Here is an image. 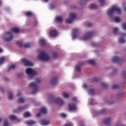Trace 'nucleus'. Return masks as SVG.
<instances>
[{
    "mask_svg": "<svg viewBox=\"0 0 126 126\" xmlns=\"http://www.w3.org/2000/svg\"><path fill=\"white\" fill-rule=\"evenodd\" d=\"M63 126H72V125L70 124H67L63 125Z\"/></svg>",
    "mask_w": 126,
    "mask_h": 126,
    "instance_id": "51",
    "label": "nucleus"
},
{
    "mask_svg": "<svg viewBox=\"0 0 126 126\" xmlns=\"http://www.w3.org/2000/svg\"><path fill=\"white\" fill-rule=\"evenodd\" d=\"M80 126H84V124H82V125H81Z\"/></svg>",
    "mask_w": 126,
    "mask_h": 126,
    "instance_id": "64",
    "label": "nucleus"
},
{
    "mask_svg": "<svg viewBox=\"0 0 126 126\" xmlns=\"http://www.w3.org/2000/svg\"><path fill=\"white\" fill-rule=\"evenodd\" d=\"M84 87H85V88H86L87 87V85L84 84Z\"/></svg>",
    "mask_w": 126,
    "mask_h": 126,
    "instance_id": "57",
    "label": "nucleus"
},
{
    "mask_svg": "<svg viewBox=\"0 0 126 126\" xmlns=\"http://www.w3.org/2000/svg\"><path fill=\"white\" fill-rule=\"evenodd\" d=\"M50 100H51L52 102H55L56 104H59V105H63V101L60 97L55 98V97L52 96L50 98Z\"/></svg>",
    "mask_w": 126,
    "mask_h": 126,
    "instance_id": "7",
    "label": "nucleus"
},
{
    "mask_svg": "<svg viewBox=\"0 0 126 126\" xmlns=\"http://www.w3.org/2000/svg\"><path fill=\"white\" fill-rule=\"evenodd\" d=\"M75 69L77 71H78V72H80L81 71V68L79 65H76Z\"/></svg>",
    "mask_w": 126,
    "mask_h": 126,
    "instance_id": "35",
    "label": "nucleus"
},
{
    "mask_svg": "<svg viewBox=\"0 0 126 126\" xmlns=\"http://www.w3.org/2000/svg\"><path fill=\"white\" fill-rule=\"evenodd\" d=\"M124 61H125V59L120 58L118 56H115L112 58L113 63H122V62H124Z\"/></svg>",
    "mask_w": 126,
    "mask_h": 126,
    "instance_id": "11",
    "label": "nucleus"
},
{
    "mask_svg": "<svg viewBox=\"0 0 126 126\" xmlns=\"http://www.w3.org/2000/svg\"><path fill=\"white\" fill-rule=\"evenodd\" d=\"M4 63V58L1 57L0 58V65Z\"/></svg>",
    "mask_w": 126,
    "mask_h": 126,
    "instance_id": "39",
    "label": "nucleus"
},
{
    "mask_svg": "<svg viewBox=\"0 0 126 126\" xmlns=\"http://www.w3.org/2000/svg\"><path fill=\"white\" fill-rule=\"evenodd\" d=\"M22 63H23L27 66H32V65H33V63L29 62V60H27L26 58H23L22 60Z\"/></svg>",
    "mask_w": 126,
    "mask_h": 126,
    "instance_id": "10",
    "label": "nucleus"
},
{
    "mask_svg": "<svg viewBox=\"0 0 126 126\" xmlns=\"http://www.w3.org/2000/svg\"><path fill=\"white\" fill-rule=\"evenodd\" d=\"M117 126H125V125H120V124H118V125H117Z\"/></svg>",
    "mask_w": 126,
    "mask_h": 126,
    "instance_id": "59",
    "label": "nucleus"
},
{
    "mask_svg": "<svg viewBox=\"0 0 126 126\" xmlns=\"http://www.w3.org/2000/svg\"><path fill=\"white\" fill-rule=\"evenodd\" d=\"M26 73L27 74L29 79H32L33 75H36L37 72L34 71L32 68L28 67L26 69Z\"/></svg>",
    "mask_w": 126,
    "mask_h": 126,
    "instance_id": "5",
    "label": "nucleus"
},
{
    "mask_svg": "<svg viewBox=\"0 0 126 126\" xmlns=\"http://www.w3.org/2000/svg\"><path fill=\"white\" fill-rule=\"evenodd\" d=\"M30 113H29L28 111L25 112L24 114V118H26V117H30Z\"/></svg>",
    "mask_w": 126,
    "mask_h": 126,
    "instance_id": "27",
    "label": "nucleus"
},
{
    "mask_svg": "<svg viewBox=\"0 0 126 126\" xmlns=\"http://www.w3.org/2000/svg\"><path fill=\"white\" fill-rule=\"evenodd\" d=\"M56 21H58V22H63V18L61 17H56Z\"/></svg>",
    "mask_w": 126,
    "mask_h": 126,
    "instance_id": "32",
    "label": "nucleus"
},
{
    "mask_svg": "<svg viewBox=\"0 0 126 126\" xmlns=\"http://www.w3.org/2000/svg\"><path fill=\"white\" fill-rule=\"evenodd\" d=\"M76 17V15L73 13H70L69 14V19L65 20V23H71L74 20V18Z\"/></svg>",
    "mask_w": 126,
    "mask_h": 126,
    "instance_id": "8",
    "label": "nucleus"
},
{
    "mask_svg": "<svg viewBox=\"0 0 126 126\" xmlns=\"http://www.w3.org/2000/svg\"><path fill=\"white\" fill-rule=\"evenodd\" d=\"M124 10H125V11H126V6L125 8H124Z\"/></svg>",
    "mask_w": 126,
    "mask_h": 126,
    "instance_id": "63",
    "label": "nucleus"
},
{
    "mask_svg": "<svg viewBox=\"0 0 126 126\" xmlns=\"http://www.w3.org/2000/svg\"><path fill=\"white\" fill-rule=\"evenodd\" d=\"M13 98V94L11 93V92H8V100H11Z\"/></svg>",
    "mask_w": 126,
    "mask_h": 126,
    "instance_id": "23",
    "label": "nucleus"
},
{
    "mask_svg": "<svg viewBox=\"0 0 126 126\" xmlns=\"http://www.w3.org/2000/svg\"><path fill=\"white\" fill-rule=\"evenodd\" d=\"M16 44L20 48L22 47V46H23V45L22 44V43H21L20 42H17Z\"/></svg>",
    "mask_w": 126,
    "mask_h": 126,
    "instance_id": "44",
    "label": "nucleus"
},
{
    "mask_svg": "<svg viewBox=\"0 0 126 126\" xmlns=\"http://www.w3.org/2000/svg\"><path fill=\"white\" fill-rule=\"evenodd\" d=\"M21 95V92H19L17 94V96L18 97Z\"/></svg>",
    "mask_w": 126,
    "mask_h": 126,
    "instance_id": "52",
    "label": "nucleus"
},
{
    "mask_svg": "<svg viewBox=\"0 0 126 126\" xmlns=\"http://www.w3.org/2000/svg\"><path fill=\"white\" fill-rule=\"evenodd\" d=\"M0 53H2V49L0 48Z\"/></svg>",
    "mask_w": 126,
    "mask_h": 126,
    "instance_id": "58",
    "label": "nucleus"
},
{
    "mask_svg": "<svg viewBox=\"0 0 126 126\" xmlns=\"http://www.w3.org/2000/svg\"><path fill=\"white\" fill-rule=\"evenodd\" d=\"M37 59L41 62H47V61L50 60V56L42 51L37 56Z\"/></svg>",
    "mask_w": 126,
    "mask_h": 126,
    "instance_id": "3",
    "label": "nucleus"
},
{
    "mask_svg": "<svg viewBox=\"0 0 126 126\" xmlns=\"http://www.w3.org/2000/svg\"><path fill=\"white\" fill-rule=\"evenodd\" d=\"M25 15L28 17H30L32 15V12L31 11H28L25 13Z\"/></svg>",
    "mask_w": 126,
    "mask_h": 126,
    "instance_id": "25",
    "label": "nucleus"
},
{
    "mask_svg": "<svg viewBox=\"0 0 126 126\" xmlns=\"http://www.w3.org/2000/svg\"><path fill=\"white\" fill-rule=\"evenodd\" d=\"M111 122V118L107 117L105 118L104 120V124L106 126H109L110 125V122Z\"/></svg>",
    "mask_w": 126,
    "mask_h": 126,
    "instance_id": "18",
    "label": "nucleus"
},
{
    "mask_svg": "<svg viewBox=\"0 0 126 126\" xmlns=\"http://www.w3.org/2000/svg\"><path fill=\"white\" fill-rule=\"evenodd\" d=\"M105 109H102L100 112L99 114H104L105 113Z\"/></svg>",
    "mask_w": 126,
    "mask_h": 126,
    "instance_id": "49",
    "label": "nucleus"
},
{
    "mask_svg": "<svg viewBox=\"0 0 126 126\" xmlns=\"http://www.w3.org/2000/svg\"><path fill=\"white\" fill-rule=\"evenodd\" d=\"M99 2L100 3V5H104L105 4V0H98Z\"/></svg>",
    "mask_w": 126,
    "mask_h": 126,
    "instance_id": "42",
    "label": "nucleus"
},
{
    "mask_svg": "<svg viewBox=\"0 0 126 126\" xmlns=\"http://www.w3.org/2000/svg\"><path fill=\"white\" fill-rule=\"evenodd\" d=\"M115 12L118 13V14H121L122 13V10H121L120 8H118V7H113L108 10L107 14L108 16H111Z\"/></svg>",
    "mask_w": 126,
    "mask_h": 126,
    "instance_id": "4",
    "label": "nucleus"
},
{
    "mask_svg": "<svg viewBox=\"0 0 126 126\" xmlns=\"http://www.w3.org/2000/svg\"><path fill=\"white\" fill-rule=\"evenodd\" d=\"M65 117H66V114H65L63 113H61V118H65Z\"/></svg>",
    "mask_w": 126,
    "mask_h": 126,
    "instance_id": "47",
    "label": "nucleus"
},
{
    "mask_svg": "<svg viewBox=\"0 0 126 126\" xmlns=\"http://www.w3.org/2000/svg\"><path fill=\"white\" fill-rule=\"evenodd\" d=\"M93 80L95 82H98V81H99V78L94 77L93 78Z\"/></svg>",
    "mask_w": 126,
    "mask_h": 126,
    "instance_id": "45",
    "label": "nucleus"
},
{
    "mask_svg": "<svg viewBox=\"0 0 126 126\" xmlns=\"http://www.w3.org/2000/svg\"><path fill=\"white\" fill-rule=\"evenodd\" d=\"M119 29L118 28H114L113 30V34H117Z\"/></svg>",
    "mask_w": 126,
    "mask_h": 126,
    "instance_id": "37",
    "label": "nucleus"
},
{
    "mask_svg": "<svg viewBox=\"0 0 126 126\" xmlns=\"http://www.w3.org/2000/svg\"><path fill=\"white\" fill-rule=\"evenodd\" d=\"M98 6L96 4V3H91L89 5V8L90 9H94L95 8H97Z\"/></svg>",
    "mask_w": 126,
    "mask_h": 126,
    "instance_id": "19",
    "label": "nucleus"
},
{
    "mask_svg": "<svg viewBox=\"0 0 126 126\" xmlns=\"http://www.w3.org/2000/svg\"><path fill=\"white\" fill-rule=\"evenodd\" d=\"M44 1H45V2H47V1H48L49 0H44Z\"/></svg>",
    "mask_w": 126,
    "mask_h": 126,
    "instance_id": "60",
    "label": "nucleus"
},
{
    "mask_svg": "<svg viewBox=\"0 0 126 126\" xmlns=\"http://www.w3.org/2000/svg\"><path fill=\"white\" fill-rule=\"evenodd\" d=\"M12 32L14 33H18L19 29L17 28H13L11 29V32H6L5 36H3V39L5 42H10L13 39L14 37Z\"/></svg>",
    "mask_w": 126,
    "mask_h": 126,
    "instance_id": "1",
    "label": "nucleus"
},
{
    "mask_svg": "<svg viewBox=\"0 0 126 126\" xmlns=\"http://www.w3.org/2000/svg\"><path fill=\"white\" fill-rule=\"evenodd\" d=\"M14 68H15V64H12L9 67L8 71H9L10 69H14Z\"/></svg>",
    "mask_w": 126,
    "mask_h": 126,
    "instance_id": "30",
    "label": "nucleus"
},
{
    "mask_svg": "<svg viewBox=\"0 0 126 126\" xmlns=\"http://www.w3.org/2000/svg\"><path fill=\"white\" fill-rule=\"evenodd\" d=\"M63 97L64 98H67L68 97V94L66 93H63L62 94Z\"/></svg>",
    "mask_w": 126,
    "mask_h": 126,
    "instance_id": "43",
    "label": "nucleus"
},
{
    "mask_svg": "<svg viewBox=\"0 0 126 126\" xmlns=\"http://www.w3.org/2000/svg\"><path fill=\"white\" fill-rule=\"evenodd\" d=\"M50 35L51 37H56L58 35V32L57 30H52L50 32Z\"/></svg>",
    "mask_w": 126,
    "mask_h": 126,
    "instance_id": "17",
    "label": "nucleus"
},
{
    "mask_svg": "<svg viewBox=\"0 0 126 126\" xmlns=\"http://www.w3.org/2000/svg\"><path fill=\"white\" fill-rule=\"evenodd\" d=\"M114 21L115 22H120V21H121V20L120 19V18H119L118 17H115L114 18Z\"/></svg>",
    "mask_w": 126,
    "mask_h": 126,
    "instance_id": "41",
    "label": "nucleus"
},
{
    "mask_svg": "<svg viewBox=\"0 0 126 126\" xmlns=\"http://www.w3.org/2000/svg\"><path fill=\"white\" fill-rule=\"evenodd\" d=\"M45 114H47V109L45 107H42L40 109L39 112L36 114V117L39 118L42 115H45Z\"/></svg>",
    "mask_w": 126,
    "mask_h": 126,
    "instance_id": "9",
    "label": "nucleus"
},
{
    "mask_svg": "<svg viewBox=\"0 0 126 126\" xmlns=\"http://www.w3.org/2000/svg\"><path fill=\"white\" fill-rule=\"evenodd\" d=\"M71 100L72 101H76V98L75 97H74L72 98Z\"/></svg>",
    "mask_w": 126,
    "mask_h": 126,
    "instance_id": "54",
    "label": "nucleus"
},
{
    "mask_svg": "<svg viewBox=\"0 0 126 126\" xmlns=\"http://www.w3.org/2000/svg\"><path fill=\"white\" fill-rule=\"evenodd\" d=\"M100 85L102 86V87H104V88H108V85L103 82L100 83Z\"/></svg>",
    "mask_w": 126,
    "mask_h": 126,
    "instance_id": "28",
    "label": "nucleus"
},
{
    "mask_svg": "<svg viewBox=\"0 0 126 126\" xmlns=\"http://www.w3.org/2000/svg\"><path fill=\"white\" fill-rule=\"evenodd\" d=\"M88 93L89 95H94L95 92H94V90L93 89H91L88 91Z\"/></svg>",
    "mask_w": 126,
    "mask_h": 126,
    "instance_id": "26",
    "label": "nucleus"
},
{
    "mask_svg": "<svg viewBox=\"0 0 126 126\" xmlns=\"http://www.w3.org/2000/svg\"><path fill=\"white\" fill-rule=\"evenodd\" d=\"M126 71H123L122 72V76H124V75H126Z\"/></svg>",
    "mask_w": 126,
    "mask_h": 126,
    "instance_id": "50",
    "label": "nucleus"
},
{
    "mask_svg": "<svg viewBox=\"0 0 126 126\" xmlns=\"http://www.w3.org/2000/svg\"><path fill=\"white\" fill-rule=\"evenodd\" d=\"M51 7H52V8H54V5H51Z\"/></svg>",
    "mask_w": 126,
    "mask_h": 126,
    "instance_id": "61",
    "label": "nucleus"
},
{
    "mask_svg": "<svg viewBox=\"0 0 126 126\" xmlns=\"http://www.w3.org/2000/svg\"><path fill=\"white\" fill-rule=\"evenodd\" d=\"M17 101L18 103H24L25 99H24V98L20 97L17 99Z\"/></svg>",
    "mask_w": 126,
    "mask_h": 126,
    "instance_id": "24",
    "label": "nucleus"
},
{
    "mask_svg": "<svg viewBox=\"0 0 126 126\" xmlns=\"http://www.w3.org/2000/svg\"><path fill=\"white\" fill-rule=\"evenodd\" d=\"M0 91L1 92H3V89L2 88H1L0 89Z\"/></svg>",
    "mask_w": 126,
    "mask_h": 126,
    "instance_id": "56",
    "label": "nucleus"
},
{
    "mask_svg": "<svg viewBox=\"0 0 126 126\" xmlns=\"http://www.w3.org/2000/svg\"><path fill=\"white\" fill-rule=\"evenodd\" d=\"M1 121H2V119L0 118V122H1Z\"/></svg>",
    "mask_w": 126,
    "mask_h": 126,
    "instance_id": "62",
    "label": "nucleus"
},
{
    "mask_svg": "<svg viewBox=\"0 0 126 126\" xmlns=\"http://www.w3.org/2000/svg\"><path fill=\"white\" fill-rule=\"evenodd\" d=\"M39 123L41 125V126H47V125H49V124H50V121L45 120H41L39 121Z\"/></svg>",
    "mask_w": 126,
    "mask_h": 126,
    "instance_id": "15",
    "label": "nucleus"
},
{
    "mask_svg": "<svg viewBox=\"0 0 126 126\" xmlns=\"http://www.w3.org/2000/svg\"><path fill=\"white\" fill-rule=\"evenodd\" d=\"M58 77L57 76L51 78L50 80V83L51 84L53 85H55V84H57V83H58Z\"/></svg>",
    "mask_w": 126,
    "mask_h": 126,
    "instance_id": "12",
    "label": "nucleus"
},
{
    "mask_svg": "<svg viewBox=\"0 0 126 126\" xmlns=\"http://www.w3.org/2000/svg\"><path fill=\"white\" fill-rule=\"evenodd\" d=\"M39 44L40 46H45L46 44V41L44 39H40L39 41Z\"/></svg>",
    "mask_w": 126,
    "mask_h": 126,
    "instance_id": "22",
    "label": "nucleus"
},
{
    "mask_svg": "<svg viewBox=\"0 0 126 126\" xmlns=\"http://www.w3.org/2000/svg\"><path fill=\"white\" fill-rule=\"evenodd\" d=\"M87 62L91 64H95V61L94 60H89L87 61Z\"/></svg>",
    "mask_w": 126,
    "mask_h": 126,
    "instance_id": "29",
    "label": "nucleus"
},
{
    "mask_svg": "<svg viewBox=\"0 0 126 126\" xmlns=\"http://www.w3.org/2000/svg\"><path fill=\"white\" fill-rule=\"evenodd\" d=\"M31 46H32V44H31V43H25L24 44V48L25 49H27V48H30Z\"/></svg>",
    "mask_w": 126,
    "mask_h": 126,
    "instance_id": "21",
    "label": "nucleus"
},
{
    "mask_svg": "<svg viewBox=\"0 0 126 126\" xmlns=\"http://www.w3.org/2000/svg\"><path fill=\"white\" fill-rule=\"evenodd\" d=\"M119 87H120V86H119V85L115 84V85H113L112 86L111 88H112V89H117L119 88Z\"/></svg>",
    "mask_w": 126,
    "mask_h": 126,
    "instance_id": "33",
    "label": "nucleus"
},
{
    "mask_svg": "<svg viewBox=\"0 0 126 126\" xmlns=\"http://www.w3.org/2000/svg\"><path fill=\"white\" fill-rule=\"evenodd\" d=\"M118 41H119V43H125V39H124L122 37H120L118 39Z\"/></svg>",
    "mask_w": 126,
    "mask_h": 126,
    "instance_id": "38",
    "label": "nucleus"
},
{
    "mask_svg": "<svg viewBox=\"0 0 126 126\" xmlns=\"http://www.w3.org/2000/svg\"><path fill=\"white\" fill-rule=\"evenodd\" d=\"M26 124L28 126H32V125H35V124H36V122L31 120L27 122Z\"/></svg>",
    "mask_w": 126,
    "mask_h": 126,
    "instance_id": "20",
    "label": "nucleus"
},
{
    "mask_svg": "<svg viewBox=\"0 0 126 126\" xmlns=\"http://www.w3.org/2000/svg\"><path fill=\"white\" fill-rule=\"evenodd\" d=\"M27 108V106H19L17 109L13 110V113H17V112H20V111H23Z\"/></svg>",
    "mask_w": 126,
    "mask_h": 126,
    "instance_id": "13",
    "label": "nucleus"
},
{
    "mask_svg": "<svg viewBox=\"0 0 126 126\" xmlns=\"http://www.w3.org/2000/svg\"><path fill=\"white\" fill-rule=\"evenodd\" d=\"M4 80L6 81V82H7V81L9 80V79H8V78H5Z\"/></svg>",
    "mask_w": 126,
    "mask_h": 126,
    "instance_id": "53",
    "label": "nucleus"
},
{
    "mask_svg": "<svg viewBox=\"0 0 126 126\" xmlns=\"http://www.w3.org/2000/svg\"><path fill=\"white\" fill-rule=\"evenodd\" d=\"M41 82V80L38 78L35 79V82H32L29 84V86L30 87H32V94H35L38 92L39 89L38 88V84Z\"/></svg>",
    "mask_w": 126,
    "mask_h": 126,
    "instance_id": "2",
    "label": "nucleus"
},
{
    "mask_svg": "<svg viewBox=\"0 0 126 126\" xmlns=\"http://www.w3.org/2000/svg\"><path fill=\"white\" fill-rule=\"evenodd\" d=\"M58 53H54L52 55V58L53 59H57L58 58Z\"/></svg>",
    "mask_w": 126,
    "mask_h": 126,
    "instance_id": "40",
    "label": "nucleus"
},
{
    "mask_svg": "<svg viewBox=\"0 0 126 126\" xmlns=\"http://www.w3.org/2000/svg\"><path fill=\"white\" fill-rule=\"evenodd\" d=\"M122 28L124 30L126 31V22L123 24V25H122Z\"/></svg>",
    "mask_w": 126,
    "mask_h": 126,
    "instance_id": "46",
    "label": "nucleus"
},
{
    "mask_svg": "<svg viewBox=\"0 0 126 126\" xmlns=\"http://www.w3.org/2000/svg\"><path fill=\"white\" fill-rule=\"evenodd\" d=\"M3 125V126H9V125L8 124V121H7V120H6V119L4 120Z\"/></svg>",
    "mask_w": 126,
    "mask_h": 126,
    "instance_id": "34",
    "label": "nucleus"
},
{
    "mask_svg": "<svg viewBox=\"0 0 126 126\" xmlns=\"http://www.w3.org/2000/svg\"><path fill=\"white\" fill-rule=\"evenodd\" d=\"M10 120H16V116L14 115H11L9 116Z\"/></svg>",
    "mask_w": 126,
    "mask_h": 126,
    "instance_id": "31",
    "label": "nucleus"
},
{
    "mask_svg": "<svg viewBox=\"0 0 126 126\" xmlns=\"http://www.w3.org/2000/svg\"><path fill=\"white\" fill-rule=\"evenodd\" d=\"M117 96L118 97H122V96H123V94L122 93H119L117 94Z\"/></svg>",
    "mask_w": 126,
    "mask_h": 126,
    "instance_id": "48",
    "label": "nucleus"
},
{
    "mask_svg": "<svg viewBox=\"0 0 126 126\" xmlns=\"http://www.w3.org/2000/svg\"><path fill=\"white\" fill-rule=\"evenodd\" d=\"M86 1H87V0H81L80 1L79 3L80 5H83V4H85L86 3Z\"/></svg>",
    "mask_w": 126,
    "mask_h": 126,
    "instance_id": "36",
    "label": "nucleus"
},
{
    "mask_svg": "<svg viewBox=\"0 0 126 126\" xmlns=\"http://www.w3.org/2000/svg\"><path fill=\"white\" fill-rule=\"evenodd\" d=\"M68 106L69 107V111H72L76 109V107H75V104H74V103H69L68 104Z\"/></svg>",
    "mask_w": 126,
    "mask_h": 126,
    "instance_id": "16",
    "label": "nucleus"
},
{
    "mask_svg": "<svg viewBox=\"0 0 126 126\" xmlns=\"http://www.w3.org/2000/svg\"><path fill=\"white\" fill-rule=\"evenodd\" d=\"M78 31V30L76 28H74V29L72 30V38L73 39H75L76 37H77V32Z\"/></svg>",
    "mask_w": 126,
    "mask_h": 126,
    "instance_id": "14",
    "label": "nucleus"
},
{
    "mask_svg": "<svg viewBox=\"0 0 126 126\" xmlns=\"http://www.w3.org/2000/svg\"><path fill=\"white\" fill-rule=\"evenodd\" d=\"M94 32H89L85 33L82 37V40H88L90 38H92L94 36Z\"/></svg>",
    "mask_w": 126,
    "mask_h": 126,
    "instance_id": "6",
    "label": "nucleus"
},
{
    "mask_svg": "<svg viewBox=\"0 0 126 126\" xmlns=\"http://www.w3.org/2000/svg\"><path fill=\"white\" fill-rule=\"evenodd\" d=\"M87 26H88L89 27H90V26H92V24L91 23H88L87 24Z\"/></svg>",
    "mask_w": 126,
    "mask_h": 126,
    "instance_id": "55",
    "label": "nucleus"
}]
</instances>
